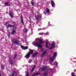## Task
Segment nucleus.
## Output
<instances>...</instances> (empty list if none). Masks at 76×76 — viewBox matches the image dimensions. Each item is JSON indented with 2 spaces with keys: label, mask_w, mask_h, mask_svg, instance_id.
<instances>
[{
  "label": "nucleus",
  "mask_w": 76,
  "mask_h": 76,
  "mask_svg": "<svg viewBox=\"0 0 76 76\" xmlns=\"http://www.w3.org/2000/svg\"><path fill=\"white\" fill-rule=\"evenodd\" d=\"M42 29L41 28H39L38 29V31H39V30H41Z\"/></svg>",
  "instance_id": "58836bf2"
},
{
  "label": "nucleus",
  "mask_w": 76,
  "mask_h": 76,
  "mask_svg": "<svg viewBox=\"0 0 76 76\" xmlns=\"http://www.w3.org/2000/svg\"><path fill=\"white\" fill-rule=\"evenodd\" d=\"M75 71L76 72V70H75Z\"/></svg>",
  "instance_id": "37998d69"
},
{
  "label": "nucleus",
  "mask_w": 76,
  "mask_h": 76,
  "mask_svg": "<svg viewBox=\"0 0 76 76\" xmlns=\"http://www.w3.org/2000/svg\"><path fill=\"white\" fill-rule=\"evenodd\" d=\"M51 4L53 7H54V6H55V4H54V2L53 1H51Z\"/></svg>",
  "instance_id": "1a4fd4ad"
},
{
  "label": "nucleus",
  "mask_w": 76,
  "mask_h": 76,
  "mask_svg": "<svg viewBox=\"0 0 76 76\" xmlns=\"http://www.w3.org/2000/svg\"><path fill=\"white\" fill-rule=\"evenodd\" d=\"M32 5L33 6H34V3L31 2Z\"/></svg>",
  "instance_id": "c9c22d12"
},
{
  "label": "nucleus",
  "mask_w": 76,
  "mask_h": 76,
  "mask_svg": "<svg viewBox=\"0 0 76 76\" xmlns=\"http://www.w3.org/2000/svg\"><path fill=\"white\" fill-rule=\"evenodd\" d=\"M7 26L8 28L10 27H13V26H12V25L10 24L7 25Z\"/></svg>",
  "instance_id": "aec40b11"
},
{
  "label": "nucleus",
  "mask_w": 76,
  "mask_h": 76,
  "mask_svg": "<svg viewBox=\"0 0 76 76\" xmlns=\"http://www.w3.org/2000/svg\"><path fill=\"white\" fill-rule=\"evenodd\" d=\"M29 18H30V19H31V17H29Z\"/></svg>",
  "instance_id": "a19ab883"
},
{
  "label": "nucleus",
  "mask_w": 76,
  "mask_h": 76,
  "mask_svg": "<svg viewBox=\"0 0 76 76\" xmlns=\"http://www.w3.org/2000/svg\"><path fill=\"white\" fill-rule=\"evenodd\" d=\"M36 39H35V41H36Z\"/></svg>",
  "instance_id": "49530a36"
},
{
  "label": "nucleus",
  "mask_w": 76,
  "mask_h": 76,
  "mask_svg": "<svg viewBox=\"0 0 76 76\" xmlns=\"http://www.w3.org/2000/svg\"><path fill=\"white\" fill-rule=\"evenodd\" d=\"M52 45H51V47H50L49 48V49H53L54 47H55V45H56V43H55V42H52Z\"/></svg>",
  "instance_id": "7ed1b4c3"
},
{
  "label": "nucleus",
  "mask_w": 76,
  "mask_h": 76,
  "mask_svg": "<svg viewBox=\"0 0 76 76\" xmlns=\"http://www.w3.org/2000/svg\"><path fill=\"white\" fill-rule=\"evenodd\" d=\"M20 18L21 23L23 25V24H24V22H23V17H22V15L20 16Z\"/></svg>",
  "instance_id": "9d476101"
},
{
  "label": "nucleus",
  "mask_w": 76,
  "mask_h": 76,
  "mask_svg": "<svg viewBox=\"0 0 76 76\" xmlns=\"http://www.w3.org/2000/svg\"><path fill=\"white\" fill-rule=\"evenodd\" d=\"M44 34L43 32L40 33L39 34V35H44Z\"/></svg>",
  "instance_id": "b1692460"
},
{
  "label": "nucleus",
  "mask_w": 76,
  "mask_h": 76,
  "mask_svg": "<svg viewBox=\"0 0 76 76\" xmlns=\"http://www.w3.org/2000/svg\"><path fill=\"white\" fill-rule=\"evenodd\" d=\"M24 31L25 32H27L28 31V30H26V29H25L24 30Z\"/></svg>",
  "instance_id": "473e14b6"
},
{
  "label": "nucleus",
  "mask_w": 76,
  "mask_h": 76,
  "mask_svg": "<svg viewBox=\"0 0 76 76\" xmlns=\"http://www.w3.org/2000/svg\"><path fill=\"white\" fill-rule=\"evenodd\" d=\"M14 44H15L16 45H19V42L18 40H15V41H13Z\"/></svg>",
  "instance_id": "39448f33"
},
{
  "label": "nucleus",
  "mask_w": 76,
  "mask_h": 76,
  "mask_svg": "<svg viewBox=\"0 0 76 76\" xmlns=\"http://www.w3.org/2000/svg\"><path fill=\"white\" fill-rule=\"evenodd\" d=\"M1 68L3 70V69H4V66L3 65H1Z\"/></svg>",
  "instance_id": "a878e982"
},
{
  "label": "nucleus",
  "mask_w": 76,
  "mask_h": 76,
  "mask_svg": "<svg viewBox=\"0 0 76 76\" xmlns=\"http://www.w3.org/2000/svg\"><path fill=\"white\" fill-rule=\"evenodd\" d=\"M42 18V16H41V15L39 16V15H37L35 17V18L36 19V20H38V19H39V18Z\"/></svg>",
  "instance_id": "6e6552de"
},
{
  "label": "nucleus",
  "mask_w": 76,
  "mask_h": 76,
  "mask_svg": "<svg viewBox=\"0 0 76 76\" xmlns=\"http://www.w3.org/2000/svg\"><path fill=\"white\" fill-rule=\"evenodd\" d=\"M14 74L13 73H12L11 75L10 76H14Z\"/></svg>",
  "instance_id": "c756f323"
},
{
  "label": "nucleus",
  "mask_w": 76,
  "mask_h": 76,
  "mask_svg": "<svg viewBox=\"0 0 76 76\" xmlns=\"http://www.w3.org/2000/svg\"><path fill=\"white\" fill-rule=\"evenodd\" d=\"M71 75H72V76H75V74H73V73L72 72L71 73Z\"/></svg>",
  "instance_id": "c85d7f7f"
},
{
  "label": "nucleus",
  "mask_w": 76,
  "mask_h": 76,
  "mask_svg": "<svg viewBox=\"0 0 76 76\" xmlns=\"http://www.w3.org/2000/svg\"><path fill=\"white\" fill-rule=\"evenodd\" d=\"M43 75L44 76H48V72H45L43 73Z\"/></svg>",
  "instance_id": "6ab92c4d"
},
{
  "label": "nucleus",
  "mask_w": 76,
  "mask_h": 76,
  "mask_svg": "<svg viewBox=\"0 0 76 76\" xmlns=\"http://www.w3.org/2000/svg\"><path fill=\"white\" fill-rule=\"evenodd\" d=\"M9 15H10V16H11V18H13V17H14L13 15L12 14H11V13H9Z\"/></svg>",
  "instance_id": "412c9836"
},
{
  "label": "nucleus",
  "mask_w": 76,
  "mask_h": 76,
  "mask_svg": "<svg viewBox=\"0 0 76 76\" xmlns=\"http://www.w3.org/2000/svg\"><path fill=\"white\" fill-rule=\"evenodd\" d=\"M47 66H45L44 67L42 68V71H44L45 70L47 69Z\"/></svg>",
  "instance_id": "ddd939ff"
},
{
  "label": "nucleus",
  "mask_w": 76,
  "mask_h": 76,
  "mask_svg": "<svg viewBox=\"0 0 76 76\" xmlns=\"http://www.w3.org/2000/svg\"><path fill=\"white\" fill-rule=\"evenodd\" d=\"M42 29L43 30H45V28H43Z\"/></svg>",
  "instance_id": "e433bc0d"
},
{
  "label": "nucleus",
  "mask_w": 76,
  "mask_h": 76,
  "mask_svg": "<svg viewBox=\"0 0 76 76\" xmlns=\"http://www.w3.org/2000/svg\"><path fill=\"white\" fill-rule=\"evenodd\" d=\"M48 32H47V33H46V35H48Z\"/></svg>",
  "instance_id": "4c0bfd02"
},
{
  "label": "nucleus",
  "mask_w": 76,
  "mask_h": 76,
  "mask_svg": "<svg viewBox=\"0 0 76 76\" xmlns=\"http://www.w3.org/2000/svg\"><path fill=\"white\" fill-rule=\"evenodd\" d=\"M55 57H56V56Z\"/></svg>",
  "instance_id": "de8ad7c7"
},
{
  "label": "nucleus",
  "mask_w": 76,
  "mask_h": 76,
  "mask_svg": "<svg viewBox=\"0 0 76 76\" xmlns=\"http://www.w3.org/2000/svg\"><path fill=\"white\" fill-rule=\"evenodd\" d=\"M12 72L14 73H16V71H12Z\"/></svg>",
  "instance_id": "72a5a7b5"
},
{
  "label": "nucleus",
  "mask_w": 76,
  "mask_h": 76,
  "mask_svg": "<svg viewBox=\"0 0 76 76\" xmlns=\"http://www.w3.org/2000/svg\"><path fill=\"white\" fill-rule=\"evenodd\" d=\"M31 62H32V60H31L30 61H28L29 63H31Z\"/></svg>",
  "instance_id": "7c9ffc66"
},
{
  "label": "nucleus",
  "mask_w": 76,
  "mask_h": 76,
  "mask_svg": "<svg viewBox=\"0 0 76 76\" xmlns=\"http://www.w3.org/2000/svg\"><path fill=\"white\" fill-rule=\"evenodd\" d=\"M0 76H1V74H0Z\"/></svg>",
  "instance_id": "79ce46f5"
},
{
  "label": "nucleus",
  "mask_w": 76,
  "mask_h": 76,
  "mask_svg": "<svg viewBox=\"0 0 76 76\" xmlns=\"http://www.w3.org/2000/svg\"><path fill=\"white\" fill-rule=\"evenodd\" d=\"M5 6H9V3L8 2H7L5 4Z\"/></svg>",
  "instance_id": "4be33fe9"
},
{
  "label": "nucleus",
  "mask_w": 76,
  "mask_h": 76,
  "mask_svg": "<svg viewBox=\"0 0 76 76\" xmlns=\"http://www.w3.org/2000/svg\"><path fill=\"white\" fill-rule=\"evenodd\" d=\"M44 49H43V48H41V51H44Z\"/></svg>",
  "instance_id": "2f4dec72"
},
{
  "label": "nucleus",
  "mask_w": 76,
  "mask_h": 76,
  "mask_svg": "<svg viewBox=\"0 0 76 76\" xmlns=\"http://www.w3.org/2000/svg\"><path fill=\"white\" fill-rule=\"evenodd\" d=\"M57 54V52H55L53 56V57L52 58H50V61H53L54 60V58H55V57L56 56V55Z\"/></svg>",
  "instance_id": "f03ea898"
},
{
  "label": "nucleus",
  "mask_w": 76,
  "mask_h": 76,
  "mask_svg": "<svg viewBox=\"0 0 76 76\" xmlns=\"http://www.w3.org/2000/svg\"><path fill=\"white\" fill-rule=\"evenodd\" d=\"M38 54V53L37 52L34 53L32 55V57H35Z\"/></svg>",
  "instance_id": "0eeeda50"
},
{
  "label": "nucleus",
  "mask_w": 76,
  "mask_h": 76,
  "mask_svg": "<svg viewBox=\"0 0 76 76\" xmlns=\"http://www.w3.org/2000/svg\"><path fill=\"white\" fill-rule=\"evenodd\" d=\"M21 48L23 49V50H27L28 48V47L26 46L24 47L23 46H21Z\"/></svg>",
  "instance_id": "423d86ee"
},
{
  "label": "nucleus",
  "mask_w": 76,
  "mask_h": 76,
  "mask_svg": "<svg viewBox=\"0 0 76 76\" xmlns=\"http://www.w3.org/2000/svg\"><path fill=\"white\" fill-rule=\"evenodd\" d=\"M39 74H40V73L39 72L36 73L35 74H34V75H33L32 76H37V75H39Z\"/></svg>",
  "instance_id": "4468645a"
},
{
  "label": "nucleus",
  "mask_w": 76,
  "mask_h": 76,
  "mask_svg": "<svg viewBox=\"0 0 76 76\" xmlns=\"http://www.w3.org/2000/svg\"><path fill=\"white\" fill-rule=\"evenodd\" d=\"M45 45L46 48H49V46L48 45V43L47 42L46 43Z\"/></svg>",
  "instance_id": "a211bd4d"
},
{
  "label": "nucleus",
  "mask_w": 76,
  "mask_h": 76,
  "mask_svg": "<svg viewBox=\"0 0 76 76\" xmlns=\"http://www.w3.org/2000/svg\"><path fill=\"white\" fill-rule=\"evenodd\" d=\"M36 67V65H34L33 67V68H32V70L31 71V72H33V70H34V69H35V68Z\"/></svg>",
  "instance_id": "f3484780"
},
{
  "label": "nucleus",
  "mask_w": 76,
  "mask_h": 76,
  "mask_svg": "<svg viewBox=\"0 0 76 76\" xmlns=\"http://www.w3.org/2000/svg\"><path fill=\"white\" fill-rule=\"evenodd\" d=\"M37 40V41H38V40Z\"/></svg>",
  "instance_id": "c03bdc74"
},
{
  "label": "nucleus",
  "mask_w": 76,
  "mask_h": 76,
  "mask_svg": "<svg viewBox=\"0 0 76 76\" xmlns=\"http://www.w3.org/2000/svg\"><path fill=\"white\" fill-rule=\"evenodd\" d=\"M33 50H32L30 49L29 50V52L28 53H29V54H30L31 55V54H32V53H33Z\"/></svg>",
  "instance_id": "f8f14e48"
},
{
  "label": "nucleus",
  "mask_w": 76,
  "mask_h": 76,
  "mask_svg": "<svg viewBox=\"0 0 76 76\" xmlns=\"http://www.w3.org/2000/svg\"><path fill=\"white\" fill-rule=\"evenodd\" d=\"M46 12L47 13H50V10H49V9L46 8Z\"/></svg>",
  "instance_id": "5701e85b"
},
{
  "label": "nucleus",
  "mask_w": 76,
  "mask_h": 76,
  "mask_svg": "<svg viewBox=\"0 0 76 76\" xmlns=\"http://www.w3.org/2000/svg\"><path fill=\"white\" fill-rule=\"evenodd\" d=\"M9 60H10L9 62L10 63V64H13V61L10 59V58H9Z\"/></svg>",
  "instance_id": "9b49d317"
},
{
  "label": "nucleus",
  "mask_w": 76,
  "mask_h": 76,
  "mask_svg": "<svg viewBox=\"0 0 76 76\" xmlns=\"http://www.w3.org/2000/svg\"><path fill=\"white\" fill-rule=\"evenodd\" d=\"M30 56H31V55L29 53H28L25 56V57L26 58H29L30 57Z\"/></svg>",
  "instance_id": "20e7f679"
},
{
  "label": "nucleus",
  "mask_w": 76,
  "mask_h": 76,
  "mask_svg": "<svg viewBox=\"0 0 76 76\" xmlns=\"http://www.w3.org/2000/svg\"><path fill=\"white\" fill-rule=\"evenodd\" d=\"M17 57V54L16 53L15 54V56L14 58H16Z\"/></svg>",
  "instance_id": "cd10ccee"
},
{
  "label": "nucleus",
  "mask_w": 76,
  "mask_h": 76,
  "mask_svg": "<svg viewBox=\"0 0 76 76\" xmlns=\"http://www.w3.org/2000/svg\"><path fill=\"white\" fill-rule=\"evenodd\" d=\"M47 49H46L45 51H44L43 53L42 54V56H45V53H46V52H47Z\"/></svg>",
  "instance_id": "2eb2a0df"
},
{
  "label": "nucleus",
  "mask_w": 76,
  "mask_h": 76,
  "mask_svg": "<svg viewBox=\"0 0 76 76\" xmlns=\"http://www.w3.org/2000/svg\"><path fill=\"white\" fill-rule=\"evenodd\" d=\"M7 12H6V13H7Z\"/></svg>",
  "instance_id": "a18cd8bd"
},
{
  "label": "nucleus",
  "mask_w": 76,
  "mask_h": 76,
  "mask_svg": "<svg viewBox=\"0 0 76 76\" xmlns=\"http://www.w3.org/2000/svg\"><path fill=\"white\" fill-rule=\"evenodd\" d=\"M44 13H45V15H46V12H44Z\"/></svg>",
  "instance_id": "ea45409f"
},
{
  "label": "nucleus",
  "mask_w": 76,
  "mask_h": 76,
  "mask_svg": "<svg viewBox=\"0 0 76 76\" xmlns=\"http://www.w3.org/2000/svg\"><path fill=\"white\" fill-rule=\"evenodd\" d=\"M42 39L43 38H42L39 39L40 41L39 43H38V42H37L36 41H35L34 42L32 43V44L34 45L37 47L42 48V46H41V44H43L44 42V41H42Z\"/></svg>",
  "instance_id": "f257e3e1"
},
{
  "label": "nucleus",
  "mask_w": 76,
  "mask_h": 76,
  "mask_svg": "<svg viewBox=\"0 0 76 76\" xmlns=\"http://www.w3.org/2000/svg\"><path fill=\"white\" fill-rule=\"evenodd\" d=\"M15 33H16V31H15V30H13L11 33V34L13 35L15 34Z\"/></svg>",
  "instance_id": "dca6fc26"
},
{
  "label": "nucleus",
  "mask_w": 76,
  "mask_h": 76,
  "mask_svg": "<svg viewBox=\"0 0 76 76\" xmlns=\"http://www.w3.org/2000/svg\"><path fill=\"white\" fill-rule=\"evenodd\" d=\"M56 64V65H58V63L56 61L55 63H54V65H55Z\"/></svg>",
  "instance_id": "393cba45"
},
{
  "label": "nucleus",
  "mask_w": 76,
  "mask_h": 76,
  "mask_svg": "<svg viewBox=\"0 0 76 76\" xmlns=\"http://www.w3.org/2000/svg\"><path fill=\"white\" fill-rule=\"evenodd\" d=\"M29 72L27 73L26 74V76H29Z\"/></svg>",
  "instance_id": "bb28decb"
},
{
  "label": "nucleus",
  "mask_w": 76,
  "mask_h": 76,
  "mask_svg": "<svg viewBox=\"0 0 76 76\" xmlns=\"http://www.w3.org/2000/svg\"><path fill=\"white\" fill-rule=\"evenodd\" d=\"M8 24V23L7 22L5 24V25L6 26Z\"/></svg>",
  "instance_id": "f704fd0d"
}]
</instances>
